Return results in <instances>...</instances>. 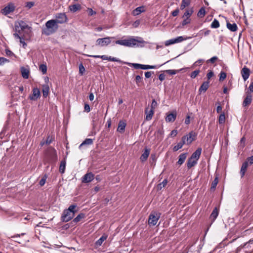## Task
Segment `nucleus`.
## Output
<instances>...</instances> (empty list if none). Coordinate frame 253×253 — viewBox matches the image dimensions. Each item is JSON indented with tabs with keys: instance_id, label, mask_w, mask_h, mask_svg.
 Here are the masks:
<instances>
[{
	"instance_id": "f257e3e1",
	"label": "nucleus",
	"mask_w": 253,
	"mask_h": 253,
	"mask_svg": "<svg viewBox=\"0 0 253 253\" xmlns=\"http://www.w3.org/2000/svg\"><path fill=\"white\" fill-rule=\"evenodd\" d=\"M115 44L128 47H144L145 44L149 43L140 37L128 36L127 39L118 40L114 42Z\"/></svg>"
},
{
	"instance_id": "f03ea898",
	"label": "nucleus",
	"mask_w": 253,
	"mask_h": 253,
	"mask_svg": "<svg viewBox=\"0 0 253 253\" xmlns=\"http://www.w3.org/2000/svg\"><path fill=\"white\" fill-rule=\"evenodd\" d=\"M77 207V205L76 204H72L67 209L64 210L61 217V220L64 222H67L71 220L77 211L75 209Z\"/></svg>"
},
{
	"instance_id": "7ed1b4c3",
	"label": "nucleus",
	"mask_w": 253,
	"mask_h": 253,
	"mask_svg": "<svg viewBox=\"0 0 253 253\" xmlns=\"http://www.w3.org/2000/svg\"><path fill=\"white\" fill-rule=\"evenodd\" d=\"M58 29V25L54 19L48 20L45 23V28L42 30V34L51 35L55 33Z\"/></svg>"
},
{
	"instance_id": "20e7f679",
	"label": "nucleus",
	"mask_w": 253,
	"mask_h": 253,
	"mask_svg": "<svg viewBox=\"0 0 253 253\" xmlns=\"http://www.w3.org/2000/svg\"><path fill=\"white\" fill-rule=\"evenodd\" d=\"M125 64L130 67H133L136 69L149 70L157 69L158 66L156 65H144L136 63L125 62Z\"/></svg>"
},
{
	"instance_id": "39448f33",
	"label": "nucleus",
	"mask_w": 253,
	"mask_h": 253,
	"mask_svg": "<svg viewBox=\"0 0 253 253\" xmlns=\"http://www.w3.org/2000/svg\"><path fill=\"white\" fill-rule=\"evenodd\" d=\"M115 38L114 37H107L98 39L96 41V45H100L101 46H107L111 42V40Z\"/></svg>"
},
{
	"instance_id": "423d86ee",
	"label": "nucleus",
	"mask_w": 253,
	"mask_h": 253,
	"mask_svg": "<svg viewBox=\"0 0 253 253\" xmlns=\"http://www.w3.org/2000/svg\"><path fill=\"white\" fill-rule=\"evenodd\" d=\"M190 37H184L183 36H178L175 38L171 39L165 42V44L166 46H169L170 45L175 44L176 43L180 42L183 41L190 39Z\"/></svg>"
},
{
	"instance_id": "0eeeda50",
	"label": "nucleus",
	"mask_w": 253,
	"mask_h": 253,
	"mask_svg": "<svg viewBox=\"0 0 253 253\" xmlns=\"http://www.w3.org/2000/svg\"><path fill=\"white\" fill-rule=\"evenodd\" d=\"M196 136L197 134L196 132H194L193 131H191L188 133V134L184 135L182 137H185V141L186 144L189 145L195 140Z\"/></svg>"
},
{
	"instance_id": "6e6552de",
	"label": "nucleus",
	"mask_w": 253,
	"mask_h": 253,
	"mask_svg": "<svg viewBox=\"0 0 253 253\" xmlns=\"http://www.w3.org/2000/svg\"><path fill=\"white\" fill-rule=\"evenodd\" d=\"M15 7L13 3L10 2L1 10V13L7 15L14 11Z\"/></svg>"
},
{
	"instance_id": "1a4fd4ad",
	"label": "nucleus",
	"mask_w": 253,
	"mask_h": 253,
	"mask_svg": "<svg viewBox=\"0 0 253 253\" xmlns=\"http://www.w3.org/2000/svg\"><path fill=\"white\" fill-rule=\"evenodd\" d=\"M56 22L57 24H63L67 21L68 18L65 13H57L55 15Z\"/></svg>"
},
{
	"instance_id": "9d476101",
	"label": "nucleus",
	"mask_w": 253,
	"mask_h": 253,
	"mask_svg": "<svg viewBox=\"0 0 253 253\" xmlns=\"http://www.w3.org/2000/svg\"><path fill=\"white\" fill-rule=\"evenodd\" d=\"M40 96V90L38 87H34L32 89V94L29 95V98L32 101H36Z\"/></svg>"
},
{
	"instance_id": "9b49d317",
	"label": "nucleus",
	"mask_w": 253,
	"mask_h": 253,
	"mask_svg": "<svg viewBox=\"0 0 253 253\" xmlns=\"http://www.w3.org/2000/svg\"><path fill=\"white\" fill-rule=\"evenodd\" d=\"M94 178V175L91 172H87L82 178V182L87 183L92 181Z\"/></svg>"
},
{
	"instance_id": "f8f14e48",
	"label": "nucleus",
	"mask_w": 253,
	"mask_h": 253,
	"mask_svg": "<svg viewBox=\"0 0 253 253\" xmlns=\"http://www.w3.org/2000/svg\"><path fill=\"white\" fill-rule=\"evenodd\" d=\"M160 217V213H159V215L158 216L157 213L156 215L151 213L149 216V224L153 226L155 225Z\"/></svg>"
},
{
	"instance_id": "ddd939ff",
	"label": "nucleus",
	"mask_w": 253,
	"mask_h": 253,
	"mask_svg": "<svg viewBox=\"0 0 253 253\" xmlns=\"http://www.w3.org/2000/svg\"><path fill=\"white\" fill-rule=\"evenodd\" d=\"M241 75L244 81H246L250 75V69L245 66L241 70Z\"/></svg>"
},
{
	"instance_id": "4468645a",
	"label": "nucleus",
	"mask_w": 253,
	"mask_h": 253,
	"mask_svg": "<svg viewBox=\"0 0 253 253\" xmlns=\"http://www.w3.org/2000/svg\"><path fill=\"white\" fill-rule=\"evenodd\" d=\"M20 72L22 77L25 79H27L29 77L30 69L28 66L27 68L22 66L20 67Z\"/></svg>"
},
{
	"instance_id": "2eb2a0df",
	"label": "nucleus",
	"mask_w": 253,
	"mask_h": 253,
	"mask_svg": "<svg viewBox=\"0 0 253 253\" xmlns=\"http://www.w3.org/2000/svg\"><path fill=\"white\" fill-rule=\"evenodd\" d=\"M176 112L173 111L170 113L168 114L166 117V121L167 122H173L176 118Z\"/></svg>"
},
{
	"instance_id": "dca6fc26",
	"label": "nucleus",
	"mask_w": 253,
	"mask_h": 253,
	"mask_svg": "<svg viewBox=\"0 0 253 253\" xmlns=\"http://www.w3.org/2000/svg\"><path fill=\"white\" fill-rule=\"evenodd\" d=\"M150 149H148L147 148H145L144 149L143 152L142 154V155H141L140 158V161H141V162H144L147 160V159L150 155Z\"/></svg>"
},
{
	"instance_id": "f3484780",
	"label": "nucleus",
	"mask_w": 253,
	"mask_h": 253,
	"mask_svg": "<svg viewBox=\"0 0 253 253\" xmlns=\"http://www.w3.org/2000/svg\"><path fill=\"white\" fill-rule=\"evenodd\" d=\"M219 214V209L217 207H215L212 211L210 219L211 220V225L215 221L217 217Z\"/></svg>"
},
{
	"instance_id": "a211bd4d",
	"label": "nucleus",
	"mask_w": 253,
	"mask_h": 253,
	"mask_svg": "<svg viewBox=\"0 0 253 253\" xmlns=\"http://www.w3.org/2000/svg\"><path fill=\"white\" fill-rule=\"evenodd\" d=\"M202 151V149L201 147H198L195 151H194L193 154L190 156L191 159H194L198 161L201 155V153Z\"/></svg>"
},
{
	"instance_id": "6ab92c4d",
	"label": "nucleus",
	"mask_w": 253,
	"mask_h": 253,
	"mask_svg": "<svg viewBox=\"0 0 253 253\" xmlns=\"http://www.w3.org/2000/svg\"><path fill=\"white\" fill-rule=\"evenodd\" d=\"M210 82L207 81L203 82V83L201 85L199 89V94H201L202 92H205L209 87Z\"/></svg>"
},
{
	"instance_id": "aec40b11",
	"label": "nucleus",
	"mask_w": 253,
	"mask_h": 253,
	"mask_svg": "<svg viewBox=\"0 0 253 253\" xmlns=\"http://www.w3.org/2000/svg\"><path fill=\"white\" fill-rule=\"evenodd\" d=\"M226 27L231 32H236L238 29V27L235 23L231 24L228 20H226Z\"/></svg>"
},
{
	"instance_id": "412c9836",
	"label": "nucleus",
	"mask_w": 253,
	"mask_h": 253,
	"mask_svg": "<svg viewBox=\"0 0 253 253\" xmlns=\"http://www.w3.org/2000/svg\"><path fill=\"white\" fill-rule=\"evenodd\" d=\"M154 113V110L151 109L148 111V108L147 107L145 109V114L146 115L145 120L149 121L152 119V117Z\"/></svg>"
},
{
	"instance_id": "4be33fe9",
	"label": "nucleus",
	"mask_w": 253,
	"mask_h": 253,
	"mask_svg": "<svg viewBox=\"0 0 253 253\" xmlns=\"http://www.w3.org/2000/svg\"><path fill=\"white\" fill-rule=\"evenodd\" d=\"M185 139V137H182L181 141L178 142L176 145L173 147V151L175 152L178 151L179 149H181L184 144H186Z\"/></svg>"
},
{
	"instance_id": "5701e85b",
	"label": "nucleus",
	"mask_w": 253,
	"mask_h": 253,
	"mask_svg": "<svg viewBox=\"0 0 253 253\" xmlns=\"http://www.w3.org/2000/svg\"><path fill=\"white\" fill-rule=\"evenodd\" d=\"M145 9L144 6H140L136 7L135 9H134L132 12V14L134 16H137L141 14V13L145 12Z\"/></svg>"
},
{
	"instance_id": "b1692460",
	"label": "nucleus",
	"mask_w": 253,
	"mask_h": 253,
	"mask_svg": "<svg viewBox=\"0 0 253 253\" xmlns=\"http://www.w3.org/2000/svg\"><path fill=\"white\" fill-rule=\"evenodd\" d=\"M126 123L123 121H120L118 124V127L117 128V131L120 133H123L125 130L126 126Z\"/></svg>"
},
{
	"instance_id": "393cba45",
	"label": "nucleus",
	"mask_w": 253,
	"mask_h": 253,
	"mask_svg": "<svg viewBox=\"0 0 253 253\" xmlns=\"http://www.w3.org/2000/svg\"><path fill=\"white\" fill-rule=\"evenodd\" d=\"M248 165V162H245L242 164L240 169V174L241 177H243L245 176Z\"/></svg>"
},
{
	"instance_id": "a878e982",
	"label": "nucleus",
	"mask_w": 253,
	"mask_h": 253,
	"mask_svg": "<svg viewBox=\"0 0 253 253\" xmlns=\"http://www.w3.org/2000/svg\"><path fill=\"white\" fill-rule=\"evenodd\" d=\"M17 24L21 28V30H24L26 29L30 30L32 29L25 21L22 20L19 21Z\"/></svg>"
},
{
	"instance_id": "bb28decb",
	"label": "nucleus",
	"mask_w": 253,
	"mask_h": 253,
	"mask_svg": "<svg viewBox=\"0 0 253 253\" xmlns=\"http://www.w3.org/2000/svg\"><path fill=\"white\" fill-rule=\"evenodd\" d=\"M81 8V5L79 3L70 5L69 6V9L71 12H74V13L80 10Z\"/></svg>"
},
{
	"instance_id": "cd10ccee",
	"label": "nucleus",
	"mask_w": 253,
	"mask_h": 253,
	"mask_svg": "<svg viewBox=\"0 0 253 253\" xmlns=\"http://www.w3.org/2000/svg\"><path fill=\"white\" fill-rule=\"evenodd\" d=\"M187 154V153H184L181 154L179 156L178 160L177 162L178 165H181L182 164H183L184 163V162L186 159Z\"/></svg>"
},
{
	"instance_id": "c85d7f7f",
	"label": "nucleus",
	"mask_w": 253,
	"mask_h": 253,
	"mask_svg": "<svg viewBox=\"0 0 253 253\" xmlns=\"http://www.w3.org/2000/svg\"><path fill=\"white\" fill-rule=\"evenodd\" d=\"M140 74H141V75H137L135 76V82L136 83V84H137V85L138 86H140V84L141 83H143V80H142V74H143V72L142 71H141L140 72Z\"/></svg>"
},
{
	"instance_id": "c756f323",
	"label": "nucleus",
	"mask_w": 253,
	"mask_h": 253,
	"mask_svg": "<svg viewBox=\"0 0 253 253\" xmlns=\"http://www.w3.org/2000/svg\"><path fill=\"white\" fill-rule=\"evenodd\" d=\"M49 91V87L48 84H44L42 85V95L44 97H46L48 96Z\"/></svg>"
},
{
	"instance_id": "7c9ffc66",
	"label": "nucleus",
	"mask_w": 253,
	"mask_h": 253,
	"mask_svg": "<svg viewBox=\"0 0 253 253\" xmlns=\"http://www.w3.org/2000/svg\"><path fill=\"white\" fill-rule=\"evenodd\" d=\"M197 161L194 159H191L190 158H189L188 161L187 162V167L188 169H190L192 167L194 166L197 164Z\"/></svg>"
},
{
	"instance_id": "2f4dec72",
	"label": "nucleus",
	"mask_w": 253,
	"mask_h": 253,
	"mask_svg": "<svg viewBox=\"0 0 253 253\" xmlns=\"http://www.w3.org/2000/svg\"><path fill=\"white\" fill-rule=\"evenodd\" d=\"M66 165V161L65 159H64L61 161L60 165L59 166V171L62 174L65 172Z\"/></svg>"
},
{
	"instance_id": "473e14b6",
	"label": "nucleus",
	"mask_w": 253,
	"mask_h": 253,
	"mask_svg": "<svg viewBox=\"0 0 253 253\" xmlns=\"http://www.w3.org/2000/svg\"><path fill=\"white\" fill-rule=\"evenodd\" d=\"M107 236L103 235H102L97 241L95 242V245L96 246H100L103 242L107 239Z\"/></svg>"
},
{
	"instance_id": "72a5a7b5",
	"label": "nucleus",
	"mask_w": 253,
	"mask_h": 253,
	"mask_svg": "<svg viewBox=\"0 0 253 253\" xmlns=\"http://www.w3.org/2000/svg\"><path fill=\"white\" fill-rule=\"evenodd\" d=\"M193 12L194 11L192 8L190 9H186L183 15L182 16V18L185 17L187 18H190V17L193 14Z\"/></svg>"
},
{
	"instance_id": "f704fd0d",
	"label": "nucleus",
	"mask_w": 253,
	"mask_h": 253,
	"mask_svg": "<svg viewBox=\"0 0 253 253\" xmlns=\"http://www.w3.org/2000/svg\"><path fill=\"white\" fill-rule=\"evenodd\" d=\"M85 217V214L84 213H79L72 221L75 223L79 222L82 219L84 218Z\"/></svg>"
},
{
	"instance_id": "c9c22d12",
	"label": "nucleus",
	"mask_w": 253,
	"mask_h": 253,
	"mask_svg": "<svg viewBox=\"0 0 253 253\" xmlns=\"http://www.w3.org/2000/svg\"><path fill=\"white\" fill-rule=\"evenodd\" d=\"M252 102V95H248L247 97L245 98L243 105L244 106H247L249 105L250 104H251Z\"/></svg>"
},
{
	"instance_id": "e433bc0d",
	"label": "nucleus",
	"mask_w": 253,
	"mask_h": 253,
	"mask_svg": "<svg viewBox=\"0 0 253 253\" xmlns=\"http://www.w3.org/2000/svg\"><path fill=\"white\" fill-rule=\"evenodd\" d=\"M93 143V139L91 138H86L83 142L80 145L79 148H81L83 146L85 145H91Z\"/></svg>"
},
{
	"instance_id": "4c0bfd02",
	"label": "nucleus",
	"mask_w": 253,
	"mask_h": 253,
	"mask_svg": "<svg viewBox=\"0 0 253 253\" xmlns=\"http://www.w3.org/2000/svg\"><path fill=\"white\" fill-rule=\"evenodd\" d=\"M184 69H185L184 68H181L179 70H166V72L168 73L169 75H174L178 73H179L180 72L182 71V70H183Z\"/></svg>"
},
{
	"instance_id": "58836bf2",
	"label": "nucleus",
	"mask_w": 253,
	"mask_h": 253,
	"mask_svg": "<svg viewBox=\"0 0 253 253\" xmlns=\"http://www.w3.org/2000/svg\"><path fill=\"white\" fill-rule=\"evenodd\" d=\"M206 14V10L204 7H202L199 9L197 13L198 17L200 18L203 17Z\"/></svg>"
},
{
	"instance_id": "ea45409f",
	"label": "nucleus",
	"mask_w": 253,
	"mask_h": 253,
	"mask_svg": "<svg viewBox=\"0 0 253 253\" xmlns=\"http://www.w3.org/2000/svg\"><path fill=\"white\" fill-rule=\"evenodd\" d=\"M168 183V180L164 179L162 182L159 183L157 185V189L158 190H161L163 188L165 187Z\"/></svg>"
},
{
	"instance_id": "a19ab883",
	"label": "nucleus",
	"mask_w": 253,
	"mask_h": 253,
	"mask_svg": "<svg viewBox=\"0 0 253 253\" xmlns=\"http://www.w3.org/2000/svg\"><path fill=\"white\" fill-rule=\"evenodd\" d=\"M190 3V0H182L181 4L180 5V9H183L186 6H189Z\"/></svg>"
},
{
	"instance_id": "79ce46f5",
	"label": "nucleus",
	"mask_w": 253,
	"mask_h": 253,
	"mask_svg": "<svg viewBox=\"0 0 253 253\" xmlns=\"http://www.w3.org/2000/svg\"><path fill=\"white\" fill-rule=\"evenodd\" d=\"M220 24L219 21L216 19H214L211 25V27L213 29H216L218 28Z\"/></svg>"
},
{
	"instance_id": "37998d69",
	"label": "nucleus",
	"mask_w": 253,
	"mask_h": 253,
	"mask_svg": "<svg viewBox=\"0 0 253 253\" xmlns=\"http://www.w3.org/2000/svg\"><path fill=\"white\" fill-rule=\"evenodd\" d=\"M218 182V177L216 176L212 182L211 189V190H214Z\"/></svg>"
},
{
	"instance_id": "c03bdc74",
	"label": "nucleus",
	"mask_w": 253,
	"mask_h": 253,
	"mask_svg": "<svg viewBox=\"0 0 253 253\" xmlns=\"http://www.w3.org/2000/svg\"><path fill=\"white\" fill-rule=\"evenodd\" d=\"M39 69L42 72V74H45L47 72V66L46 64H42L39 66Z\"/></svg>"
},
{
	"instance_id": "a18cd8bd",
	"label": "nucleus",
	"mask_w": 253,
	"mask_h": 253,
	"mask_svg": "<svg viewBox=\"0 0 253 253\" xmlns=\"http://www.w3.org/2000/svg\"><path fill=\"white\" fill-rule=\"evenodd\" d=\"M225 114L224 112H223L219 116L218 123L219 124H223L225 123Z\"/></svg>"
},
{
	"instance_id": "49530a36",
	"label": "nucleus",
	"mask_w": 253,
	"mask_h": 253,
	"mask_svg": "<svg viewBox=\"0 0 253 253\" xmlns=\"http://www.w3.org/2000/svg\"><path fill=\"white\" fill-rule=\"evenodd\" d=\"M204 61V60L203 59H198L193 64V65L191 66V68L193 69L195 68L196 66H201Z\"/></svg>"
},
{
	"instance_id": "de8ad7c7",
	"label": "nucleus",
	"mask_w": 253,
	"mask_h": 253,
	"mask_svg": "<svg viewBox=\"0 0 253 253\" xmlns=\"http://www.w3.org/2000/svg\"><path fill=\"white\" fill-rule=\"evenodd\" d=\"M109 61H113V62H118V63H122V64H125V62L121 60H120V59H119L118 58H117L116 57L109 56Z\"/></svg>"
},
{
	"instance_id": "09e8293b",
	"label": "nucleus",
	"mask_w": 253,
	"mask_h": 253,
	"mask_svg": "<svg viewBox=\"0 0 253 253\" xmlns=\"http://www.w3.org/2000/svg\"><path fill=\"white\" fill-rule=\"evenodd\" d=\"M157 157L156 154L152 153L151 154L150 163L151 164V165H152L153 163H154V165H155V163L157 161Z\"/></svg>"
},
{
	"instance_id": "8fccbe9b",
	"label": "nucleus",
	"mask_w": 253,
	"mask_h": 253,
	"mask_svg": "<svg viewBox=\"0 0 253 253\" xmlns=\"http://www.w3.org/2000/svg\"><path fill=\"white\" fill-rule=\"evenodd\" d=\"M226 77H227L226 73L225 72H224L221 71L219 73V81L220 82L223 81L224 80H225L226 79Z\"/></svg>"
},
{
	"instance_id": "3c124183",
	"label": "nucleus",
	"mask_w": 253,
	"mask_h": 253,
	"mask_svg": "<svg viewBox=\"0 0 253 253\" xmlns=\"http://www.w3.org/2000/svg\"><path fill=\"white\" fill-rule=\"evenodd\" d=\"M79 73L82 75H83L85 71V69L84 67V66L82 63H80L79 64Z\"/></svg>"
},
{
	"instance_id": "603ef678",
	"label": "nucleus",
	"mask_w": 253,
	"mask_h": 253,
	"mask_svg": "<svg viewBox=\"0 0 253 253\" xmlns=\"http://www.w3.org/2000/svg\"><path fill=\"white\" fill-rule=\"evenodd\" d=\"M200 72V70L199 69L194 71L191 73L190 77L192 79H195L197 77V76L199 74Z\"/></svg>"
},
{
	"instance_id": "864d4df0",
	"label": "nucleus",
	"mask_w": 253,
	"mask_h": 253,
	"mask_svg": "<svg viewBox=\"0 0 253 253\" xmlns=\"http://www.w3.org/2000/svg\"><path fill=\"white\" fill-rule=\"evenodd\" d=\"M191 22V19L190 18H185L184 19V20L181 22V25L183 27L185 26L186 25L190 23Z\"/></svg>"
},
{
	"instance_id": "5fc2aeb1",
	"label": "nucleus",
	"mask_w": 253,
	"mask_h": 253,
	"mask_svg": "<svg viewBox=\"0 0 253 253\" xmlns=\"http://www.w3.org/2000/svg\"><path fill=\"white\" fill-rule=\"evenodd\" d=\"M9 60L4 57H0V65H3L5 63H8Z\"/></svg>"
},
{
	"instance_id": "6e6d98bb",
	"label": "nucleus",
	"mask_w": 253,
	"mask_h": 253,
	"mask_svg": "<svg viewBox=\"0 0 253 253\" xmlns=\"http://www.w3.org/2000/svg\"><path fill=\"white\" fill-rule=\"evenodd\" d=\"M158 103L155 99H153L151 105V109L154 110L155 108L157 106Z\"/></svg>"
},
{
	"instance_id": "4d7b16f0",
	"label": "nucleus",
	"mask_w": 253,
	"mask_h": 253,
	"mask_svg": "<svg viewBox=\"0 0 253 253\" xmlns=\"http://www.w3.org/2000/svg\"><path fill=\"white\" fill-rule=\"evenodd\" d=\"M218 59L216 56H214L207 61V63H214Z\"/></svg>"
},
{
	"instance_id": "13d9d810",
	"label": "nucleus",
	"mask_w": 253,
	"mask_h": 253,
	"mask_svg": "<svg viewBox=\"0 0 253 253\" xmlns=\"http://www.w3.org/2000/svg\"><path fill=\"white\" fill-rule=\"evenodd\" d=\"M35 4V2L33 1L27 2L26 3V7L29 9L32 7Z\"/></svg>"
},
{
	"instance_id": "bf43d9fd",
	"label": "nucleus",
	"mask_w": 253,
	"mask_h": 253,
	"mask_svg": "<svg viewBox=\"0 0 253 253\" xmlns=\"http://www.w3.org/2000/svg\"><path fill=\"white\" fill-rule=\"evenodd\" d=\"M84 111L87 113H88L90 111V106L88 103H84Z\"/></svg>"
},
{
	"instance_id": "052dcab7",
	"label": "nucleus",
	"mask_w": 253,
	"mask_h": 253,
	"mask_svg": "<svg viewBox=\"0 0 253 253\" xmlns=\"http://www.w3.org/2000/svg\"><path fill=\"white\" fill-rule=\"evenodd\" d=\"M46 177L45 175L44 177H42V179L39 181V184L41 186H43L45 183Z\"/></svg>"
},
{
	"instance_id": "680f3d73",
	"label": "nucleus",
	"mask_w": 253,
	"mask_h": 253,
	"mask_svg": "<svg viewBox=\"0 0 253 253\" xmlns=\"http://www.w3.org/2000/svg\"><path fill=\"white\" fill-rule=\"evenodd\" d=\"M20 42L22 44V47L24 48H25L27 45L26 42H25L24 39L23 37H22L20 39H19Z\"/></svg>"
},
{
	"instance_id": "e2e57ef3",
	"label": "nucleus",
	"mask_w": 253,
	"mask_h": 253,
	"mask_svg": "<svg viewBox=\"0 0 253 253\" xmlns=\"http://www.w3.org/2000/svg\"><path fill=\"white\" fill-rule=\"evenodd\" d=\"M213 76H214L213 72L211 70H210V71H209V72L207 75V77L208 80H210Z\"/></svg>"
},
{
	"instance_id": "0e129e2a",
	"label": "nucleus",
	"mask_w": 253,
	"mask_h": 253,
	"mask_svg": "<svg viewBox=\"0 0 253 253\" xmlns=\"http://www.w3.org/2000/svg\"><path fill=\"white\" fill-rule=\"evenodd\" d=\"M154 72H152V71H147V72H145L144 74H145V77L146 78H149L151 77V75H152V74H154Z\"/></svg>"
},
{
	"instance_id": "69168bd1",
	"label": "nucleus",
	"mask_w": 253,
	"mask_h": 253,
	"mask_svg": "<svg viewBox=\"0 0 253 253\" xmlns=\"http://www.w3.org/2000/svg\"><path fill=\"white\" fill-rule=\"evenodd\" d=\"M5 53L8 56H13L14 54L9 49H5Z\"/></svg>"
},
{
	"instance_id": "338daca9",
	"label": "nucleus",
	"mask_w": 253,
	"mask_h": 253,
	"mask_svg": "<svg viewBox=\"0 0 253 253\" xmlns=\"http://www.w3.org/2000/svg\"><path fill=\"white\" fill-rule=\"evenodd\" d=\"M184 123L188 125L190 123V116L189 115H187L184 121Z\"/></svg>"
},
{
	"instance_id": "774afa93",
	"label": "nucleus",
	"mask_w": 253,
	"mask_h": 253,
	"mask_svg": "<svg viewBox=\"0 0 253 253\" xmlns=\"http://www.w3.org/2000/svg\"><path fill=\"white\" fill-rule=\"evenodd\" d=\"M246 162H248V164L250 165L253 164V155L247 158V161Z\"/></svg>"
}]
</instances>
